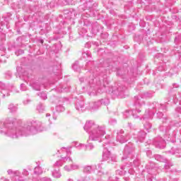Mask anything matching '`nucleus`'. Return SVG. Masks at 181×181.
I'll use <instances>...</instances> for the list:
<instances>
[{
  "label": "nucleus",
  "mask_w": 181,
  "mask_h": 181,
  "mask_svg": "<svg viewBox=\"0 0 181 181\" xmlns=\"http://www.w3.org/2000/svg\"><path fill=\"white\" fill-rule=\"evenodd\" d=\"M15 134L16 135H25L26 134H29V131H30V127L29 129H26L22 127H18L15 129Z\"/></svg>",
  "instance_id": "1"
},
{
  "label": "nucleus",
  "mask_w": 181,
  "mask_h": 181,
  "mask_svg": "<svg viewBox=\"0 0 181 181\" xmlns=\"http://www.w3.org/2000/svg\"><path fill=\"white\" fill-rule=\"evenodd\" d=\"M103 158L105 160H108L111 158L112 160L115 162V157L111 156V152H110L107 148L104 149Z\"/></svg>",
  "instance_id": "2"
},
{
  "label": "nucleus",
  "mask_w": 181,
  "mask_h": 181,
  "mask_svg": "<svg viewBox=\"0 0 181 181\" xmlns=\"http://www.w3.org/2000/svg\"><path fill=\"white\" fill-rule=\"evenodd\" d=\"M91 125H93V122H87L85 124V129H90L91 128Z\"/></svg>",
  "instance_id": "3"
},
{
  "label": "nucleus",
  "mask_w": 181,
  "mask_h": 181,
  "mask_svg": "<svg viewBox=\"0 0 181 181\" xmlns=\"http://www.w3.org/2000/svg\"><path fill=\"white\" fill-rule=\"evenodd\" d=\"M83 172L85 173H89V172H91V167H90V166L85 167L83 169Z\"/></svg>",
  "instance_id": "4"
},
{
  "label": "nucleus",
  "mask_w": 181,
  "mask_h": 181,
  "mask_svg": "<svg viewBox=\"0 0 181 181\" xmlns=\"http://www.w3.org/2000/svg\"><path fill=\"white\" fill-rule=\"evenodd\" d=\"M35 173H37V175H40V173H42V169L40 167L35 168Z\"/></svg>",
  "instance_id": "5"
},
{
  "label": "nucleus",
  "mask_w": 181,
  "mask_h": 181,
  "mask_svg": "<svg viewBox=\"0 0 181 181\" xmlns=\"http://www.w3.org/2000/svg\"><path fill=\"white\" fill-rule=\"evenodd\" d=\"M52 175L54 177H57V178H59L62 176V174H60V173L59 172H54Z\"/></svg>",
  "instance_id": "6"
},
{
  "label": "nucleus",
  "mask_w": 181,
  "mask_h": 181,
  "mask_svg": "<svg viewBox=\"0 0 181 181\" xmlns=\"http://www.w3.org/2000/svg\"><path fill=\"white\" fill-rule=\"evenodd\" d=\"M98 134V135H104L105 134V132L103 129H99Z\"/></svg>",
  "instance_id": "7"
},
{
  "label": "nucleus",
  "mask_w": 181,
  "mask_h": 181,
  "mask_svg": "<svg viewBox=\"0 0 181 181\" xmlns=\"http://www.w3.org/2000/svg\"><path fill=\"white\" fill-rule=\"evenodd\" d=\"M9 110H12L13 111H16V107H13V105H10L8 107Z\"/></svg>",
  "instance_id": "8"
},
{
  "label": "nucleus",
  "mask_w": 181,
  "mask_h": 181,
  "mask_svg": "<svg viewBox=\"0 0 181 181\" xmlns=\"http://www.w3.org/2000/svg\"><path fill=\"white\" fill-rule=\"evenodd\" d=\"M23 175H24V176H28V175H29V173L28 172V170H23Z\"/></svg>",
  "instance_id": "9"
},
{
  "label": "nucleus",
  "mask_w": 181,
  "mask_h": 181,
  "mask_svg": "<svg viewBox=\"0 0 181 181\" xmlns=\"http://www.w3.org/2000/svg\"><path fill=\"white\" fill-rule=\"evenodd\" d=\"M13 175V176H19L20 173L19 171H14Z\"/></svg>",
  "instance_id": "10"
},
{
  "label": "nucleus",
  "mask_w": 181,
  "mask_h": 181,
  "mask_svg": "<svg viewBox=\"0 0 181 181\" xmlns=\"http://www.w3.org/2000/svg\"><path fill=\"white\" fill-rule=\"evenodd\" d=\"M42 181H52V180H50V178L44 177L42 179Z\"/></svg>",
  "instance_id": "11"
},
{
  "label": "nucleus",
  "mask_w": 181,
  "mask_h": 181,
  "mask_svg": "<svg viewBox=\"0 0 181 181\" xmlns=\"http://www.w3.org/2000/svg\"><path fill=\"white\" fill-rule=\"evenodd\" d=\"M64 169H65V170H67L68 172H70V170H71V168L69 166H67V165H66L64 167Z\"/></svg>",
  "instance_id": "12"
},
{
  "label": "nucleus",
  "mask_w": 181,
  "mask_h": 181,
  "mask_svg": "<svg viewBox=\"0 0 181 181\" xmlns=\"http://www.w3.org/2000/svg\"><path fill=\"white\" fill-rule=\"evenodd\" d=\"M7 172H8V175H13L14 171L12 170H8Z\"/></svg>",
  "instance_id": "13"
},
{
  "label": "nucleus",
  "mask_w": 181,
  "mask_h": 181,
  "mask_svg": "<svg viewBox=\"0 0 181 181\" xmlns=\"http://www.w3.org/2000/svg\"><path fill=\"white\" fill-rule=\"evenodd\" d=\"M64 160H71V158L69 157L64 158Z\"/></svg>",
  "instance_id": "14"
},
{
  "label": "nucleus",
  "mask_w": 181,
  "mask_h": 181,
  "mask_svg": "<svg viewBox=\"0 0 181 181\" xmlns=\"http://www.w3.org/2000/svg\"><path fill=\"white\" fill-rule=\"evenodd\" d=\"M121 142H127V140L121 141Z\"/></svg>",
  "instance_id": "15"
},
{
  "label": "nucleus",
  "mask_w": 181,
  "mask_h": 181,
  "mask_svg": "<svg viewBox=\"0 0 181 181\" xmlns=\"http://www.w3.org/2000/svg\"><path fill=\"white\" fill-rule=\"evenodd\" d=\"M55 165H59V162H57Z\"/></svg>",
  "instance_id": "16"
},
{
  "label": "nucleus",
  "mask_w": 181,
  "mask_h": 181,
  "mask_svg": "<svg viewBox=\"0 0 181 181\" xmlns=\"http://www.w3.org/2000/svg\"><path fill=\"white\" fill-rule=\"evenodd\" d=\"M4 181H9V180H6H6H4Z\"/></svg>",
  "instance_id": "17"
}]
</instances>
